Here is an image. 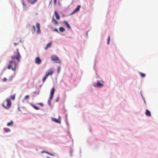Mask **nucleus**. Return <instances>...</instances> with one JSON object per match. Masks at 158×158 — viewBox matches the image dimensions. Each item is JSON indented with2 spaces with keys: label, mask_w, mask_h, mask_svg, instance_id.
<instances>
[{
  "label": "nucleus",
  "mask_w": 158,
  "mask_h": 158,
  "mask_svg": "<svg viewBox=\"0 0 158 158\" xmlns=\"http://www.w3.org/2000/svg\"><path fill=\"white\" fill-rule=\"evenodd\" d=\"M35 62L36 64H41V60L40 57H37L35 58Z\"/></svg>",
  "instance_id": "6"
},
{
  "label": "nucleus",
  "mask_w": 158,
  "mask_h": 158,
  "mask_svg": "<svg viewBox=\"0 0 158 158\" xmlns=\"http://www.w3.org/2000/svg\"><path fill=\"white\" fill-rule=\"evenodd\" d=\"M146 115L148 116L151 117V114L150 112L148 110H146L145 113Z\"/></svg>",
  "instance_id": "12"
},
{
  "label": "nucleus",
  "mask_w": 158,
  "mask_h": 158,
  "mask_svg": "<svg viewBox=\"0 0 158 158\" xmlns=\"http://www.w3.org/2000/svg\"><path fill=\"white\" fill-rule=\"evenodd\" d=\"M47 152V153H48V154H49L50 155H51V156H52V155H53L52 154H51V153H48V152Z\"/></svg>",
  "instance_id": "33"
},
{
  "label": "nucleus",
  "mask_w": 158,
  "mask_h": 158,
  "mask_svg": "<svg viewBox=\"0 0 158 158\" xmlns=\"http://www.w3.org/2000/svg\"><path fill=\"white\" fill-rule=\"evenodd\" d=\"M110 37L109 35L108 36V39H107V44H110Z\"/></svg>",
  "instance_id": "23"
},
{
  "label": "nucleus",
  "mask_w": 158,
  "mask_h": 158,
  "mask_svg": "<svg viewBox=\"0 0 158 158\" xmlns=\"http://www.w3.org/2000/svg\"><path fill=\"white\" fill-rule=\"evenodd\" d=\"M22 5L23 6V8H27L26 5V4H25V3H24V2L23 1L22 2Z\"/></svg>",
  "instance_id": "22"
},
{
  "label": "nucleus",
  "mask_w": 158,
  "mask_h": 158,
  "mask_svg": "<svg viewBox=\"0 0 158 158\" xmlns=\"http://www.w3.org/2000/svg\"><path fill=\"white\" fill-rule=\"evenodd\" d=\"M51 59L53 61H58L57 62L60 64L61 63V61L60 60H59V58L57 56L55 55H53L52 56H51Z\"/></svg>",
  "instance_id": "4"
},
{
  "label": "nucleus",
  "mask_w": 158,
  "mask_h": 158,
  "mask_svg": "<svg viewBox=\"0 0 158 158\" xmlns=\"http://www.w3.org/2000/svg\"><path fill=\"white\" fill-rule=\"evenodd\" d=\"M55 91V89L54 88H52L51 90L50 93V96L49 97V100L48 102V104L49 105H51V100L53 98V95L54 94Z\"/></svg>",
  "instance_id": "3"
},
{
  "label": "nucleus",
  "mask_w": 158,
  "mask_h": 158,
  "mask_svg": "<svg viewBox=\"0 0 158 158\" xmlns=\"http://www.w3.org/2000/svg\"><path fill=\"white\" fill-rule=\"evenodd\" d=\"M54 14H55V15L56 17V19L57 20L59 19L60 18V17L58 15V14L57 12L56 11H55Z\"/></svg>",
  "instance_id": "13"
},
{
  "label": "nucleus",
  "mask_w": 158,
  "mask_h": 158,
  "mask_svg": "<svg viewBox=\"0 0 158 158\" xmlns=\"http://www.w3.org/2000/svg\"><path fill=\"white\" fill-rule=\"evenodd\" d=\"M53 31H55L57 32H59V31H58V30L56 28H55L53 30Z\"/></svg>",
  "instance_id": "29"
},
{
  "label": "nucleus",
  "mask_w": 158,
  "mask_h": 158,
  "mask_svg": "<svg viewBox=\"0 0 158 158\" xmlns=\"http://www.w3.org/2000/svg\"><path fill=\"white\" fill-rule=\"evenodd\" d=\"M59 30L61 32H63L65 30L64 28L62 27H60L59 28Z\"/></svg>",
  "instance_id": "18"
},
{
  "label": "nucleus",
  "mask_w": 158,
  "mask_h": 158,
  "mask_svg": "<svg viewBox=\"0 0 158 158\" xmlns=\"http://www.w3.org/2000/svg\"><path fill=\"white\" fill-rule=\"evenodd\" d=\"M59 97L58 96L56 99V101L57 102H58L59 101Z\"/></svg>",
  "instance_id": "30"
},
{
  "label": "nucleus",
  "mask_w": 158,
  "mask_h": 158,
  "mask_svg": "<svg viewBox=\"0 0 158 158\" xmlns=\"http://www.w3.org/2000/svg\"><path fill=\"white\" fill-rule=\"evenodd\" d=\"M37 1V0H34L33 1H31V0H28V2L30 3L31 4H34Z\"/></svg>",
  "instance_id": "17"
},
{
  "label": "nucleus",
  "mask_w": 158,
  "mask_h": 158,
  "mask_svg": "<svg viewBox=\"0 0 158 158\" xmlns=\"http://www.w3.org/2000/svg\"><path fill=\"white\" fill-rule=\"evenodd\" d=\"M36 27L37 29L36 32L38 34H39L41 32V31L40 28V24L39 23H36Z\"/></svg>",
  "instance_id": "9"
},
{
  "label": "nucleus",
  "mask_w": 158,
  "mask_h": 158,
  "mask_svg": "<svg viewBox=\"0 0 158 158\" xmlns=\"http://www.w3.org/2000/svg\"><path fill=\"white\" fill-rule=\"evenodd\" d=\"M48 77L45 75V76L43 78V82H44L45 81V80Z\"/></svg>",
  "instance_id": "20"
},
{
  "label": "nucleus",
  "mask_w": 158,
  "mask_h": 158,
  "mask_svg": "<svg viewBox=\"0 0 158 158\" xmlns=\"http://www.w3.org/2000/svg\"><path fill=\"white\" fill-rule=\"evenodd\" d=\"M52 22L54 23V24L55 25H58V23L57 21L55 20L53 17L52 19Z\"/></svg>",
  "instance_id": "14"
},
{
  "label": "nucleus",
  "mask_w": 158,
  "mask_h": 158,
  "mask_svg": "<svg viewBox=\"0 0 158 158\" xmlns=\"http://www.w3.org/2000/svg\"><path fill=\"white\" fill-rule=\"evenodd\" d=\"M15 95H14L10 96V98L13 100H14L15 98Z\"/></svg>",
  "instance_id": "26"
},
{
  "label": "nucleus",
  "mask_w": 158,
  "mask_h": 158,
  "mask_svg": "<svg viewBox=\"0 0 158 158\" xmlns=\"http://www.w3.org/2000/svg\"><path fill=\"white\" fill-rule=\"evenodd\" d=\"M6 80V78H4L3 79V81H5Z\"/></svg>",
  "instance_id": "31"
},
{
  "label": "nucleus",
  "mask_w": 158,
  "mask_h": 158,
  "mask_svg": "<svg viewBox=\"0 0 158 158\" xmlns=\"http://www.w3.org/2000/svg\"><path fill=\"white\" fill-rule=\"evenodd\" d=\"M21 57V56L19 52V49H17L16 52H14V55L11 56V58L12 60L9 62L8 69H11L12 70L15 71L16 65L20 62Z\"/></svg>",
  "instance_id": "1"
},
{
  "label": "nucleus",
  "mask_w": 158,
  "mask_h": 158,
  "mask_svg": "<svg viewBox=\"0 0 158 158\" xmlns=\"http://www.w3.org/2000/svg\"><path fill=\"white\" fill-rule=\"evenodd\" d=\"M3 130L5 132H7L10 131V129L7 128H4Z\"/></svg>",
  "instance_id": "19"
},
{
  "label": "nucleus",
  "mask_w": 158,
  "mask_h": 158,
  "mask_svg": "<svg viewBox=\"0 0 158 158\" xmlns=\"http://www.w3.org/2000/svg\"><path fill=\"white\" fill-rule=\"evenodd\" d=\"M80 7H81L80 6V5L78 6H77V8L74 10V11L73 12L72 14H73L77 12L78 11H79V10H80Z\"/></svg>",
  "instance_id": "10"
},
{
  "label": "nucleus",
  "mask_w": 158,
  "mask_h": 158,
  "mask_svg": "<svg viewBox=\"0 0 158 158\" xmlns=\"http://www.w3.org/2000/svg\"><path fill=\"white\" fill-rule=\"evenodd\" d=\"M32 106L35 110H39V108L38 107H37V106H35L34 105H32Z\"/></svg>",
  "instance_id": "25"
},
{
  "label": "nucleus",
  "mask_w": 158,
  "mask_h": 158,
  "mask_svg": "<svg viewBox=\"0 0 158 158\" xmlns=\"http://www.w3.org/2000/svg\"><path fill=\"white\" fill-rule=\"evenodd\" d=\"M60 67H58L57 69V71L58 73H59L60 72Z\"/></svg>",
  "instance_id": "28"
},
{
  "label": "nucleus",
  "mask_w": 158,
  "mask_h": 158,
  "mask_svg": "<svg viewBox=\"0 0 158 158\" xmlns=\"http://www.w3.org/2000/svg\"><path fill=\"white\" fill-rule=\"evenodd\" d=\"M32 29L33 30V31H32V33H34L35 32V26H33L32 27Z\"/></svg>",
  "instance_id": "24"
},
{
  "label": "nucleus",
  "mask_w": 158,
  "mask_h": 158,
  "mask_svg": "<svg viewBox=\"0 0 158 158\" xmlns=\"http://www.w3.org/2000/svg\"><path fill=\"white\" fill-rule=\"evenodd\" d=\"M56 0H54V3L55 4L56 3Z\"/></svg>",
  "instance_id": "32"
},
{
  "label": "nucleus",
  "mask_w": 158,
  "mask_h": 158,
  "mask_svg": "<svg viewBox=\"0 0 158 158\" xmlns=\"http://www.w3.org/2000/svg\"><path fill=\"white\" fill-rule=\"evenodd\" d=\"M29 95H27L24 97V99L25 100H27L29 98Z\"/></svg>",
  "instance_id": "27"
},
{
  "label": "nucleus",
  "mask_w": 158,
  "mask_h": 158,
  "mask_svg": "<svg viewBox=\"0 0 158 158\" xmlns=\"http://www.w3.org/2000/svg\"><path fill=\"white\" fill-rule=\"evenodd\" d=\"M40 104L41 106H43V104L42 103H40Z\"/></svg>",
  "instance_id": "35"
},
{
  "label": "nucleus",
  "mask_w": 158,
  "mask_h": 158,
  "mask_svg": "<svg viewBox=\"0 0 158 158\" xmlns=\"http://www.w3.org/2000/svg\"><path fill=\"white\" fill-rule=\"evenodd\" d=\"M14 45L15 46V45H17V44H17V43H14Z\"/></svg>",
  "instance_id": "34"
},
{
  "label": "nucleus",
  "mask_w": 158,
  "mask_h": 158,
  "mask_svg": "<svg viewBox=\"0 0 158 158\" xmlns=\"http://www.w3.org/2000/svg\"><path fill=\"white\" fill-rule=\"evenodd\" d=\"M53 121L56 122V123H61V118L60 117H59L58 119H57L55 118H53L52 119Z\"/></svg>",
  "instance_id": "7"
},
{
  "label": "nucleus",
  "mask_w": 158,
  "mask_h": 158,
  "mask_svg": "<svg viewBox=\"0 0 158 158\" xmlns=\"http://www.w3.org/2000/svg\"><path fill=\"white\" fill-rule=\"evenodd\" d=\"M13 122L12 121H11L10 122L8 123L7 125L8 126H12L13 125Z\"/></svg>",
  "instance_id": "16"
},
{
  "label": "nucleus",
  "mask_w": 158,
  "mask_h": 158,
  "mask_svg": "<svg viewBox=\"0 0 158 158\" xmlns=\"http://www.w3.org/2000/svg\"><path fill=\"white\" fill-rule=\"evenodd\" d=\"M64 23L67 27L69 29H71V27L69 24L68 22L67 21H64L63 22Z\"/></svg>",
  "instance_id": "11"
},
{
  "label": "nucleus",
  "mask_w": 158,
  "mask_h": 158,
  "mask_svg": "<svg viewBox=\"0 0 158 158\" xmlns=\"http://www.w3.org/2000/svg\"><path fill=\"white\" fill-rule=\"evenodd\" d=\"M51 42L48 43L47 45L46 46L45 48V50H47L48 48H50L51 46Z\"/></svg>",
  "instance_id": "15"
},
{
  "label": "nucleus",
  "mask_w": 158,
  "mask_h": 158,
  "mask_svg": "<svg viewBox=\"0 0 158 158\" xmlns=\"http://www.w3.org/2000/svg\"><path fill=\"white\" fill-rule=\"evenodd\" d=\"M95 86H98L99 87H101L103 86V84L100 83V81H98L97 84L94 85Z\"/></svg>",
  "instance_id": "8"
},
{
  "label": "nucleus",
  "mask_w": 158,
  "mask_h": 158,
  "mask_svg": "<svg viewBox=\"0 0 158 158\" xmlns=\"http://www.w3.org/2000/svg\"><path fill=\"white\" fill-rule=\"evenodd\" d=\"M139 74L142 77H145V74L142 73H139Z\"/></svg>",
  "instance_id": "21"
},
{
  "label": "nucleus",
  "mask_w": 158,
  "mask_h": 158,
  "mask_svg": "<svg viewBox=\"0 0 158 158\" xmlns=\"http://www.w3.org/2000/svg\"><path fill=\"white\" fill-rule=\"evenodd\" d=\"M2 106L6 109H9L11 106V102L10 99H7L6 101L2 104Z\"/></svg>",
  "instance_id": "2"
},
{
  "label": "nucleus",
  "mask_w": 158,
  "mask_h": 158,
  "mask_svg": "<svg viewBox=\"0 0 158 158\" xmlns=\"http://www.w3.org/2000/svg\"><path fill=\"white\" fill-rule=\"evenodd\" d=\"M54 71L52 69H50L48 72L46 73L45 75L48 77L49 75H51L54 73Z\"/></svg>",
  "instance_id": "5"
}]
</instances>
